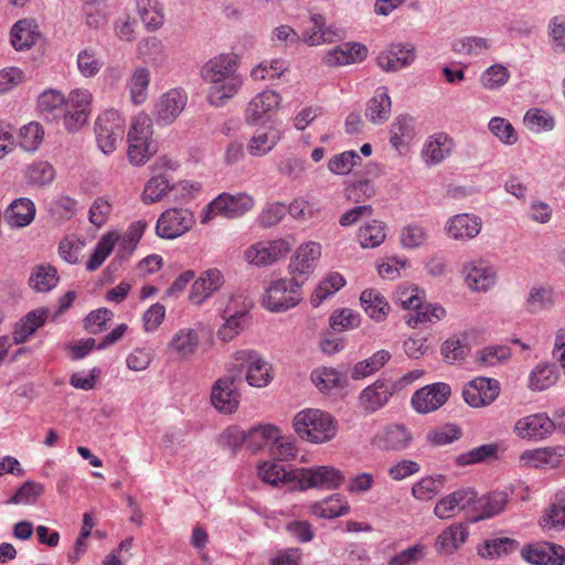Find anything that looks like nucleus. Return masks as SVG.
Segmentation results:
<instances>
[{
  "label": "nucleus",
  "mask_w": 565,
  "mask_h": 565,
  "mask_svg": "<svg viewBox=\"0 0 565 565\" xmlns=\"http://www.w3.org/2000/svg\"><path fill=\"white\" fill-rule=\"evenodd\" d=\"M415 136V119L409 115H399L391 125L390 142L395 149L408 143Z\"/></svg>",
  "instance_id": "nucleus-42"
},
{
  "label": "nucleus",
  "mask_w": 565,
  "mask_h": 565,
  "mask_svg": "<svg viewBox=\"0 0 565 565\" xmlns=\"http://www.w3.org/2000/svg\"><path fill=\"white\" fill-rule=\"evenodd\" d=\"M288 70V63L282 58L264 61L253 68L250 76L255 81L279 78Z\"/></svg>",
  "instance_id": "nucleus-57"
},
{
  "label": "nucleus",
  "mask_w": 565,
  "mask_h": 565,
  "mask_svg": "<svg viewBox=\"0 0 565 565\" xmlns=\"http://www.w3.org/2000/svg\"><path fill=\"white\" fill-rule=\"evenodd\" d=\"M481 218L473 214H457L446 224L449 237L457 241H467L476 237L481 230Z\"/></svg>",
  "instance_id": "nucleus-26"
},
{
  "label": "nucleus",
  "mask_w": 565,
  "mask_h": 565,
  "mask_svg": "<svg viewBox=\"0 0 565 565\" xmlns=\"http://www.w3.org/2000/svg\"><path fill=\"white\" fill-rule=\"evenodd\" d=\"M508 502V494L503 491H493L487 495L477 497L471 501L472 515L469 516L470 523H476L484 519H490L500 513Z\"/></svg>",
  "instance_id": "nucleus-21"
},
{
  "label": "nucleus",
  "mask_w": 565,
  "mask_h": 565,
  "mask_svg": "<svg viewBox=\"0 0 565 565\" xmlns=\"http://www.w3.org/2000/svg\"><path fill=\"white\" fill-rule=\"evenodd\" d=\"M554 416L544 413L533 414L520 418L514 426L516 435L527 439H544L555 430Z\"/></svg>",
  "instance_id": "nucleus-19"
},
{
  "label": "nucleus",
  "mask_w": 565,
  "mask_h": 565,
  "mask_svg": "<svg viewBox=\"0 0 565 565\" xmlns=\"http://www.w3.org/2000/svg\"><path fill=\"white\" fill-rule=\"evenodd\" d=\"M281 97L275 90H263L254 96L246 106L245 120L248 125H256L262 119L269 118L281 104Z\"/></svg>",
  "instance_id": "nucleus-17"
},
{
  "label": "nucleus",
  "mask_w": 565,
  "mask_h": 565,
  "mask_svg": "<svg viewBox=\"0 0 565 565\" xmlns=\"http://www.w3.org/2000/svg\"><path fill=\"white\" fill-rule=\"evenodd\" d=\"M422 294L415 287L399 288L395 294V301L409 311L405 320L412 328L439 321L446 313L441 306L424 302Z\"/></svg>",
  "instance_id": "nucleus-4"
},
{
  "label": "nucleus",
  "mask_w": 565,
  "mask_h": 565,
  "mask_svg": "<svg viewBox=\"0 0 565 565\" xmlns=\"http://www.w3.org/2000/svg\"><path fill=\"white\" fill-rule=\"evenodd\" d=\"M171 189L172 185L166 174L154 175L146 183L142 201L146 204H151L161 200Z\"/></svg>",
  "instance_id": "nucleus-55"
},
{
  "label": "nucleus",
  "mask_w": 565,
  "mask_h": 565,
  "mask_svg": "<svg viewBox=\"0 0 565 565\" xmlns=\"http://www.w3.org/2000/svg\"><path fill=\"white\" fill-rule=\"evenodd\" d=\"M454 141L446 134H436L428 138L422 150V158L428 166L443 162L452 151Z\"/></svg>",
  "instance_id": "nucleus-29"
},
{
  "label": "nucleus",
  "mask_w": 565,
  "mask_h": 565,
  "mask_svg": "<svg viewBox=\"0 0 565 565\" xmlns=\"http://www.w3.org/2000/svg\"><path fill=\"white\" fill-rule=\"evenodd\" d=\"M475 499V489L466 488L457 490L441 498L434 508L438 519L445 520L457 515L460 511L471 509V501Z\"/></svg>",
  "instance_id": "nucleus-23"
},
{
  "label": "nucleus",
  "mask_w": 565,
  "mask_h": 565,
  "mask_svg": "<svg viewBox=\"0 0 565 565\" xmlns=\"http://www.w3.org/2000/svg\"><path fill=\"white\" fill-rule=\"evenodd\" d=\"M234 367L246 370L245 379L250 386L265 387L273 380L271 366L254 350H239L233 355Z\"/></svg>",
  "instance_id": "nucleus-8"
},
{
  "label": "nucleus",
  "mask_w": 565,
  "mask_h": 565,
  "mask_svg": "<svg viewBox=\"0 0 565 565\" xmlns=\"http://www.w3.org/2000/svg\"><path fill=\"white\" fill-rule=\"evenodd\" d=\"M137 52L143 62L154 66L162 65L167 61L164 45L156 36H149L139 41Z\"/></svg>",
  "instance_id": "nucleus-43"
},
{
  "label": "nucleus",
  "mask_w": 565,
  "mask_h": 565,
  "mask_svg": "<svg viewBox=\"0 0 565 565\" xmlns=\"http://www.w3.org/2000/svg\"><path fill=\"white\" fill-rule=\"evenodd\" d=\"M415 49L412 44H392L386 52H382L377 60L379 65L386 72H396L411 65L415 61Z\"/></svg>",
  "instance_id": "nucleus-25"
},
{
  "label": "nucleus",
  "mask_w": 565,
  "mask_h": 565,
  "mask_svg": "<svg viewBox=\"0 0 565 565\" xmlns=\"http://www.w3.org/2000/svg\"><path fill=\"white\" fill-rule=\"evenodd\" d=\"M199 344L200 334L198 330L181 328L172 335L168 349L178 359L188 360L196 352Z\"/></svg>",
  "instance_id": "nucleus-28"
},
{
  "label": "nucleus",
  "mask_w": 565,
  "mask_h": 565,
  "mask_svg": "<svg viewBox=\"0 0 565 565\" xmlns=\"http://www.w3.org/2000/svg\"><path fill=\"white\" fill-rule=\"evenodd\" d=\"M125 119L115 109L105 110L95 122L97 146L105 154L115 151L117 143L122 140L125 132Z\"/></svg>",
  "instance_id": "nucleus-7"
},
{
  "label": "nucleus",
  "mask_w": 565,
  "mask_h": 565,
  "mask_svg": "<svg viewBox=\"0 0 565 565\" xmlns=\"http://www.w3.org/2000/svg\"><path fill=\"white\" fill-rule=\"evenodd\" d=\"M360 301L365 313L376 322L384 321L390 313V303L376 289H365L362 291Z\"/></svg>",
  "instance_id": "nucleus-34"
},
{
  "label": "nucleus",
  "mask_w": 565,
  "mask_h": 565,
  "mask_svg": "<svg viewBox=\"0 0 565 565\" xmlns=\"http://www.w3.org/2000/svg\"><path fill=\"white\" fill-rule=\"evenodd\" d=\"M491 43L489 40L480 36H466L454 41L452 50L457 54L462 55H479L482 52L489 50Z\"/></svg>",
  "instance_id": "nucleus-59"
},
{
  "label": "nucleus",
  "mask_w": 565,
  "mask_h": 565,
  "mask_svg": "<svg viewBox=\"0 0 565 565\" xmlns=\"http://www.w3.org/2000/svg\"><path fill=\"white\" fill-rule=\"evenodd\" d=\"M116 241L117 236L113 233H107L102 236L97 242L92 256L86 263V269L88 271H95L103 265L105 259L113 252Z\"/></svg>",
  "instance_id": "nucleus-51"
},
{
  "label": "nucleus",
  "mask_w": 565,
  "mask_h": 565,
  "mask_svg": "<svg viewBox=\"0 0 565 565\" xmlns=\"http://www.w3.org/2000/svg\"><path fill=\"white\" fill-rule=\"evenodd\" d=\"M301 299V282L294 278H282L273 281L266 288L263 305L271 312H282L296 307Z\"/></svg>",
  "instance_id": "nucleus-5"
},
{
  "label": "nucleus",
  "mask_w": 565,
  "mask_h": 565,
  "mask_svg": "<svg viewBox=\"0 0 565 565\" xmlns=\"http://www.w3.org/2000/svg\"><path fill=\"white\" fill-rule=\"evenodd\" d=\"M344 285L345 280L339 273L329 274L315 289L310 299L311 305L319 307L323 300L334 295Z\"/></svg>",
  "instance_id": "nucleus-47"
},
{
  "label": "nucleus",
  "mask_w": 565,
  "mask_h": 565,
  "mask_svg": "<svg viewBox=\"0 0 565 565\" xmlns=\"http://www.w3.org/2000/svg\"><path fill=\"white\" fill-rule=\"evenodd\" d=\"M225 279L221 270L210 268L200 274L194 280L189 299L194 305H202L224 285Z\"/></svg>",
  "instance_id": "nucleus-20"
},
{
  "label": "nucleus",
  "mask_w": 565,
  "mask_h": 565,
  "mask_svg": "<svg viewBox=\"0 0 565 565\" xmlns=\"http://www.w3.org/2000/svg\"><path fill=\"white\" fill-rule=\"evenodd\" d=\"M193 213L185 209L164 211L157 221V234L167 239H173L188 232L194 224Z\"/></svg>",
  "instance_id": "nucleus-9"
},
{
  "label": "nucleus",
  "mask_w": 565,
  "mask_h": 565,
  "mask_svg": "<svg viewBox=\"0 0 565 565\" xmlns=\"http://www.w3.org/2000/svg\"><path fill=\"white\" fill-rule=\"evenodd\" d=\"M397 390L395 381L377 379L374 383L362 390L359 395V405L367 414L383 408Z\"/></svg>",
  "instance_id": "nucleus-11"
},
{
  "label": "nucleus",
  "mask_w": 565,
  "mask_h": 565,
  "mask_svg": "<svg viewBox=\"0 0 565 565\" xmlns=\"http://www.w3.org/2000/svg\"><path fill=\"white\" fill-rule=\"evenodd\" d=\"M76 64L82 76L92 78L99 73L104 61L95 49L89 47L78 52Z\"/></svg>",
  "instance_id": "nucleus-49"
},
{
  "label": "nucleus",
  "mask_w": 565,
  "mask_h": 565,
  "mask_svg": "<svg viewBox=\"0 0 565 565\" xmlns=\"http://www.w3.org/2000/svg\"><path fill=\"white\" fill-rule=\"evenodd\" d=\"M463 274L468 287L475 291H486L495 284V270L483 260L468 263Z\"/></svg>",
  "instance_id": "nucleus-24"
},
{
  "label": "nucleus",
  "mask_w": 565,
  "mask_h": 565,
  "mask_svg": "<svg viewBox=\"0 0 565 565\" xmlns=\"http://www.w3.org/2000/svg\"><path fill=\"white\" fill-rule=\"evenodd\" d=\"M540 524L545 530L559 531L565 527V499L553 503L542 516Z\"/></svg>",
  "instance_id": "nucleus-64"
},
{
  "label": "nucleus",
  "mask_w": 565,
  "mask_h": 565,
  "mask_svg": "<svg viewBox=\"0 0 565 565\" xmlns=\"http://www.w3.org/2000/svg\"><path fill=\"white\" fill-rule=\"evenodd\" d=\"M138 14L149 30H157L164 22L163 8L159 0H136Z\"/></svg>",
  "instance_id": "nucleus-41"
},
{
  "label": "nucleus",
  "mask_w": 565,
  "mask_h": 565,
  "mask_svg": "<svg viewBox=\"0 0 565 565\" xmlns=\"http://www.w3.org/2000/svg\"><path fill=\"white\" fill-rule=\"evenodd\" d=\"M254 199L246 193H221L202 211L201 222L207 223L220 215L226 218H236L253 209Z\"/></svg>",
  "instance_id": "nucleus-6"
},
{
  "label": "nucleus",
  "mask_w": 565,
  "mask_h": 565,
  "mask_svg": "<svg viewBox=\"0 0 565 565\" xmlns=\"http://www.w3.org/2000/svg\"><path fill=\"white\" fill-rule=\"evenodd\" d=\"M451 388L447 383L437 382L417 390L412 396V406L419 414L440 408L449 398Z\"/></svg>",
  "instance_id": "nucleus-10"
},
{
  "label": "nucleus",
  "mask_w": 565,
  "mask_h": 565,
  "mask_svg": "<svg viewBox=\"0 0 565 565\" xmlns=\"http://www.w3.org/2000/svg\"><path fill=\"white\" fill-rule=\"evenodd\" d=\"M414 440L411 429L401 423H392L382 427L375 435V445L386 451H404Z\"/></svg>",
  "instance_id": "nucleus-14"
},
{
  "label": "nucleus",
  "mask_w": 565,
  "mask_h": 565,
  "mask_svg": "<svg viewBox=\"0 0 565 565\" xmlns=\"http://www.w3.org/2000/svg\"><path fill=\"white\" fill-rule=\"evenodd\" d=\"M445 476H429L420 479L412 487V494L420 501L433 499L443 488Z\"/></svg>",
  "instance_id": "nucleus-52"
},
{
  "label": "nucleus",
  "mask_w": 565,
  "mask_h": 565,
  "mask_svg": "<svg viewBox=\"0 0 565 565\" xmlns=\"http://www.w3.org/2000/svg\"><path fill=\"white\" fill-rule=\"evenodd\" d=\"M553 305V291L551 288L534 286L531 288L526 299V310L535 313L547 309Z\"/></svg>",
  "instance_id": "nucleus-61"
},
{
  "label": "nucleus",
  "mask_w": 565,
  "mask_h": 565,
  "mask_svg": "<svg viewBox=\"0 0 565 565\" xmlns=\"http://www.w3.org/2000/svg\"><path fill=\"white\" fill-rule=\"evenodd\" d=\"M499 449L498 444H484L459 455L456 458V463L468 466L495 460L499 457Z\"/></svg>",
  "instance_id": "nucleus-45"
},
{
  "label": "nucleus",
  "mask_w": 565,
  "mask_h": 565,
  "mask_svg": "<svg viewBox=\"0 0 565 565\" xmlns=\"http://www.w3.org/2000/svg\"><path fill=\"white\" fill-rule=\"evenodd\" d=\"M350 510V505L343 495L335 493L327 499L316 502L311 505V512L323 519H333L345 515Z\"/></svg>",
  "instance_id": "nucleus-40"
},
{
  "label": "nucleus",
  "mask_w": 565,
  "mask_h": 565,
  "mask_svg": "<svg viewBox=\"0 0 565 565\" xmlns=\"http://www.w3.org/2000/svg\"><path fill=\"white\" fill-rule=\"evenodd\" d=\"M35 215L34 203L26 198L13 201L4 212V218L12 227L29 225Z\"/></svg>",
  "instance_id": "nucleus-35"
},
{
  "label": "nucleus",
  "mask_w": 565,
  "mask_h": 565,
  "mask_svg": "<svg viewBox=\"0 0 565 565\" xmlns=\"http://www.w3.org/2000/svg\"><path fill=\"white\" fill-rule=\"evenodd\" d=\"M358 237L363 248H375L386 237L385 226L382 222L373 220L359 230Z\"/></svg>",
  "instance_id": "nucleus-50"
},
{
  "label": "nucleus",
  "mask_w": 565,
  "mask_h": 565,
  "mask_svg": "<svg viewBox=\"0 0 565 565\" xmlns=\"http://www.w3.org/2000/svg\"><path fill=\"white\" fill-rule=\"evenodd\" d=\"M246 315L245 309L233 310L231 306H227L222 315L224 322L217 330V338L223 342L232 341L244 329L243 322Z\"/></svg>",
  "instance_id": "nucleus-37"
},
{
  "label": "nucleus",
  "mask_w": 565,
  "mask_h": 565,
  "mask_svg": "<svg viewBox=\"0 0 565 565\" xmlns=\"http://www.w3.org/2000/svg\"><path fill=\"white\" fill-rule=\"evenodd\" d=\"M149 83L150 72L146 67L135 68L128 83L134 104L139 105L146 100Z\"/></svg>",
  "instance_id": "nucleus-53"
},
{
  "label": "nucleus",
  "mask_w": 565,
  "mask_h": 565,
  "mask_svg": "<svg viewBox=\"0 0 565 565\" xmlns=\"http://www.w3.org/2000/svg\"><path fill=\"white\" fill-rule=\"evenodd\" d=\"M510 76V72L505 66L502 64H493L484 70L481 74L480 82L484 88L493 90L505 85Z\"/></svg>",
  "instance_id": "nucleus-60"
},
{
  "label": "nucleus",
  "mask_w": 565,
  "mask_h": 565,
  "mask_svg": "<svg viewBox=\"0 0 565 565\" xmlns=\"http://www.w3.org/2000/svg\"><path fill=\"white\" fill-rule=\"evenodd\" d=\"M392 111V100L388 89L380 86L374 95L369 99L365 108V117L374 125H381L387 121Z\"/></svg>",
  "instance_id": "nucleus-30"
},
{
  "label": "nucleus",
  "mask_w": 565,
  "mask_h": 565,
  "mask_svg": "<svg viewBox=\"0 0 565 565\" xmlns=\"http://www.w3.org/2000/svg\"><path fill=\"white\" fill-rule=\"evenodd\" d=\"M65 108V97L55 89L44 90L38 98V109L46 120L62 117Z\"/></svg>",
  "instance_id": "nucleus-38"
},
{
  "label": "nucleus",
  "mask_w": 565,
  "mask_h": 565,
  "mask_svg": "<svg viewBox=\"0 0 565 565\" xmlns=\"http://www.w3.org/2000/svg\"><path fill=\"white\" fill-rule=\"evenodd\" d=\"M202 76L211 84L207 99L215 107L225 105L243 85L242 76L237 73V60L230 54L211 58L204 65Z\"/></svg>",
  "instance_id": "nucleus-1"
},
{
  "label": "nucleus",
  "mask_w": 565,
  "mask_h": 565,
  "mask_svg": "<svg viewBox=\"0 0 565 565\" xmlns=\"http://www.w3.org/2000/svg\"><path fill=\"white\" fill-rule=\"evenodd\" d=\"M50 310L40 308L29 312L21 321V324L13 332V342L20 344L25 342L47 319Z\"/></svg>",
  "instance_id": "nucleus-39"
},
{
  "label": "nucleus",
  "mask_w": 565,
  "mask_h": 565,
  "mask_svg": "<svg viewBox=\"0 0 565 565\" xmlns=\"http://www.w3.org/2000/svg\"><path fill=\"white\" fill-rule=\"evenodd\" d=\"M277 437V428L271 425L254 427L247 431L246 446L253 452L273 443Z\"/></svg>",
  "instance_id": "nucleus-56"
},
{
  "label": "nucleus",
  "mask_w": 565,
  "mask_h": 565,
  "mask_svg": "<svg viewBox=\"0 0 565 565\" xmlns=\"http://www.w3.org/2000/svg\"><path fill=\"white\" fill-rule=\"evenodd\" d=\"M311 380L321 392H331L345 384V376L333 367L315 370L311 373Z\"/></svg>",
  "instance_id": "nucleus-46"
},
{
  "label": "nucleus",
  "mask_w": 565,
  "mask_h": 565,
  "mask_svg": "<svg viewBox=\"0 0 565 565\" xmlns=\"http://www.w3.org/2000/svg\"><path fill=\"white\" fill-rule=\"evenodd\" d=\"M391 358L392 355L387 350H379L372 356L358 362L351 371V377L353 380L367 377L381 370Z\"/></svg>",
  "instance_id": "nucleus-44"
},
{
  "label": "nucleus",
  "mask_w": 565,
  "mask_h": 565,
  "mask_svg": "<svg viewBox=\"0 0 565 565\" xmlns=\"http://www.w3.org/2000/svg\"><path fill=\"white\" fill-rule=\"evenodd\" d=\"M11 44L17 51L30 49L40 38L39 26L33 20H19L11 29Z\"/></svg>",
  "instance_id": "nucleus-33"
},
{
  "label": "nucleus",
  "mask_w": 565,
  "mask_h": 565,
  "mask_svg": "<svg viewBox=\"0 0 565 565\" xmlns=\"http://www.w3.org/2000/svg\"><path fill=\"white\" fill-rule=\"evenodd\" d=\"M241 394L238 392L235 376L218 379L211 391V403L221 413L233 414L239 405Z\"/></svg>",
  "instance_id": "nucleus-16"
},
{
  "label": "nucleus",
  "mask_w": 565,
  "mask_h": 565,
  "mask_svg": "<svg viewBox=\"0 0 565 565\" xmlns=\"http://www.w3.org/2000/svg\"><path fill=\"white\" fill-rule=\"evenodd\" d=\"M280 139L281 132L276 128L257 130L247 143V151L253 157H264L275 148Z\"/></svg>",
  "instance_id": "nucleus-36"
},
{
  "label": "nucleus",
  "mask_w": 565,
  "mask_h": 565,
  "mask_svg": "<svg viewBox=\"0 0 565 565\" xmlns=\"http://www.w3.org/2000/svg\"><path fill=\"white\" fill-rule=\"evenodd\" d=\"M57 281V271L52 266H38L30 276V286L39 292L52 290Z\"/></svg>",
  "instance_id": "nucleus-54"
},
{
  "label": "nucleus",
  "mask_w": 565,
  "mask_h": 565,
  "mask_svg": "<svg viewBox=\"0 0 565 565\" xmlns=\"http://www.w3.org/2000/svg\"><path fill=\"white\" fill-rule=\"evenodd\" d=\"M290 244L282 238L263 241L246 250V258L257 266H267L277 262L290 250Z\"/></svg>",
  "instance_id": "nucleus-18"
},
{
  "label": "nucleus",
  "mask_w": 565,
  "mask_h": 565,
  "mask_svg": "<svg viewBox=\"0 0 565 565\" xmlns=\"http://www.w3.org/2000/svg\"><path fill=\"white\" fill-rule=\"evenodd\" d=\"M342 38V31L333 25H327L326 18L319 13H311L300 34L302 43L317 46L331 43Z\"/></svg>",
  "instance_id": "nucleus-12"
},
{
  "label": "nucleus",
  "mask_w": 565,
  "mask_h": 565,
  "mask_svg": "<svg viewBox=\"0 0 565 565\" xmlns=\"http://www.w3.org/2000/svg\"><path fill=\"white\" fill-rule=\"evenodd\" d=\"M43 492V484L28 480L17 490V492L7 501V503L33 504Z\"/></svg>",
  "instance_id": "nucleus-62"
},
{
  "label": "nucleus",
  "mask_w": 565,
  "mask_h": 565,
  "mask_svg": "<svg viewBox=\"0 0 565 565\" xmlns=\"http://www.w3.org/2000/svg\"><path fill=\"white\" fill-rule=\"evenodd\" d=\"M360 163L361 157L355 151L350 150L333 156L328 162V169L333 174L345 175Z\"/></svg>",
  "instance_id": "nucleus-58"
},
{
  "label": "nucleus",
  "mask_w": 565,
  "mask_h": 565,
  "mask_svg": "<svg viewBox=\"0 0 565 565\" xmlns=\"http://www.w3.org/2000/svg\"><path fill=\"white\" fill-rule=\"evenodd\" d=\"M320 256L321 245L319 243L308 242L300 245L289 264L291 278L299 280L302 285L313 271Z\"/></svg>",
  "instance_id": "nucleus-13"
},
{
  "label": "nucleus",
  "mask_w": 565,
  "mask_h": 565,
  "mask_svg": "<svg viewBox=\"0 0 565 565\" xmlns=\"http://www.w3.org/2000/svg\"><path fill=\"white\" fill-rule=\"evenodd\" d=\"M298 471L299 469H290L288 465L274 460L260 465L258 473L264 482L277 486L278 483H288L296 480L299 482Z\"/></svg>",
  "instance_id": "nucleus-32"
},
{
  "label": "nucleus",
  "mask_w": 565,
  "mask_h": 565,
  "mask_svg": "<svg viewBox=\"0 0 565 565\" xmlns=\"http://www.w3.org/2000/svg\"><path fill=\"white\" fill-rule=\"evenodd\" d=\"M518 546V541L513 539L498 537L486 541L483 546L478 550V554L483 558L501 557L515 552Z\"/></svg>",
  "instance_id": "nucleus-48"
},
{
  "label": "nucleus",
  "mask_w": 565,
  "mask_h": 565,
  "mask_svg": "<svg viewBox=\"0 0 565 565\" xmlns=\"http://www.w3.org/2000/svg\"><path fill=\"white\" fill-rule=\"evenodd\" d=\"M20 146L26 151H35L44 137L43 127L35 121L29 122L20 129Z\"/></svg>",
  "instance_id": "nucleus-63"
},
{
  "label": "nucleus",
  "mask_w": 565,
  "mask_h": 565,
  "mask_svg": "<svg viewBox=\"0 0 565 565\" xmlns=\"http://www.w3.org/2000/svg\"><path fill=\"white\" fill-rule=\"evenodd\" d=\"M294 428L301 439L315 444L331 440L338 429L337 423L330 414L316 408L299 412L294 418Z\"/></svg>",
  "instance_id": "nucleus-3"
},
{
  "label": "nucleus",
  "mask_w": 565,
  "mask_h": 565,
  "mask_svg": "<svg viewBox=\"0 0 565 565\" xmlns=\"http://www.w3.org/2000/svg\"><path fill=\"white\" fill-rule=\"evenodd\" d=\"M188 102V96L183 90L171 89L163 94L154 106V116L157 121L171 124L183 111Z\"/></svg>",
  "instance_id": "nucleus-22"
},
{
  "label": "nucleus",
  "mask_w": 565,
  "mask_h": 565,
  "mask_svg": "<svg viewBox=\"0 0 565 565\" xmlns=\"http://www.w3.org/2000/svg\"><path fill=\"white\" fill-rule=\"evenodd\" d=\"M367 56V49L360 43H344L332 49L324 56V62L330 66L348 65L362 62Z\"/></svg>",
  "instance_id": "nucleus-31"
},
{
  "label": "nucleus",
  "mask_w": 565,
  "mask_h": 565,
  "mask_svg": "<svg viewBox=\"0 0 565 565\" xmlns=\"http://www.w3.org/2000/svg\"><path fill=\"white\" fill-rule=\"evenodd\" d=\"M152 134V120L147 114L140 113L132 118L127 135V156L131 164L143 166L157 152Z\"/></svg>",
  "instance_id": "nucleus-2"
},
{
  "label": "nucleus",
  "mask_w": 565,
  "mask_h": 565,
  "mask_svg": "<svg viewBox=\"0 0 565 565\" xmlns=\"http://www.w3.org/2000/svg\"><path fill=\"white\" fill-rule=\"evenodd\" d=\"M299 484L301 488L337 489L344 481V475L329 466H318L309 469H299Z\"/></svg>",
  "instance_id": "nucleus-15"
},
{
  "label": "nucleus",
  "mask_w": 565,
  "mask_h": 565,
  "mask_svg": "<svg viewBox=\"0 0 565 565\" xmlns=\"http://www.w3.org/2000/svg\"><path fill=\"white\" fill-rule=\"evenodd\" d=\"M469 530L463 523H454L446 527L436 539L435 550L440 555H451L467 541Z\"/></svg>",
  "instance_id": "nucleus-27"
}]
</instances>
